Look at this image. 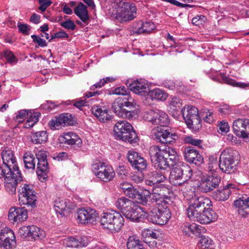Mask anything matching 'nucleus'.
I'll list each match as a JSON object with an SVG mask.
<instances>
[{
    "mask_svg": "<svg viewBox=\"0 0 249 249\" xmlns=\"http://www.w3.org/2000/svg\"><path fill=\"white\" fill-rule=\"evenodd\" d=\"M192 172L189 166H182V167L176 166L170 172V182L175 186H181V190L184 192L187 186L191 187L188 180L192 177Z\"/></svg>",
    "mask_w": 249,
    "mask_h": 249,
    "instance_id": "7ed1b4c3",
    "label": "nucleus"
},
{
    "mask_svg": "<svg viewBox=\"0 0 249 249\" xmlns=\"http://www.w3.org/2000/svg\"><path fill=\"white\" fill-rule=\"evenodd\" d=\"M18 200L21 205H26L33 208L36 207V196L33 187L25 184L19 190Z\"/></svg>",
    "mask_w": 249,
    "mask_h": 249,
    "instance_id": "ddd939ff",
    "label": "nucleus"
},
{
    "mask_svg": "<svg viewBox=\"0 0 249 249\" xmlns=\"http://www.w3.org/2000/svg\"><path fill=\"white\" fill-rule=\"evenodd\" d=\"M146 96L150 97L152 100L164 101L167 99L168 94L160 89H155L152 90L149 89Z\"/></svg>",
    "mask_w": 249,
    "mask_h": 249,
    "instance_id": "e433bc0d",
    "label": "nucleus"
},
{
    "mask_svg": "<svg viewBox=\"0 0 249 249\" xmlns=\"http://www.w3.org/2000/svg\"><path fill=\"white\" fill-rule=\"evenodd\" d=\"M220 76L222 80L220 82H223L233 87H239L241 89L249 88V83L236 82L235 80L230 78L223 73H220Z\"/></svg>",
    "mask_w": 249,
    "mask_h": 249,
    "instance_id": "4c0bfd02",
    "label": "nucleus"
},
{
    "mask_svg": "<svg viewBox=\"0 0 249 249\" xmlns=\"http://www.w3.org/2000/svg\"><path fill=\"white\" fill-rule=\"evenodd\" d=\"M38 1L40 4L39 9L42 12H44L52 3V1L50 0H38Z\"/></svg>",
    "mask_w": 249,
    "mask_h": 249,
    "instance_id": "0e129e2a",
    "label": "nucleus"
},
{
    "mask_svg": "<svg viewBox=\"0 0 249 249\" xmlns=\"http://www.w3.org/2000/svg\"><path fill=\"white\" fill-rule=\"evenodd\" d=\"M92 170L97 178L105 182L112 181L115 176L112 167L103 162L99 161L94 163L92 166Z\"/></svg>",
    "mask_w": 249,
    "mask_h": 249,
    "instance_id": "1a4fd4ad",
    "label": "nucleus"
},
{
    "mask_svg": "<svg viewBox=\"0 0 249 249\" xmlns=\"http://www.w3.org/2000/svg\"><path fill=\"white\" fill-rule=\"evenodd\" d=\"M151 192L149 190L145 189L141 193L138 192V194L137 195L136 198L137 199L139 203L143 205H150L148 203V200L150 199L151 201Z\"/></svg>",
    "mask_w": 249,
    "mask_h": 249,
    "instance_id": "a19ab883",
    "label": "nucleus"
},
{
    "mask_svg": "<svg viewBox=\"0 0 249 249\" xmlns=\"http://www.w3.org/2000/svg\"><path fill=\"white\" fill-rule=\"evenodd\" d=\"M60 25L68 30H74L76 28V25L73 21L70 19L61 22Z\"/></svg>",
    "mask_w": 249,
    "mask_h": 249,
    "instance_id": "13d9d810",
    "label": "nucleus"
},
{
    "mask_svg": "<svg viewBox=\"0 0 249 249\" xmlns=\"http://www.w3.org/2000/svg\"><path fill=\"white\" fill-rule=\"evenodd\" d=\"M48 140L47 133L45 131L35 132L31 136L32 142L35 144H42Z\"/></svg>",
    "mask_w": 249,
    "mask_h": 249,
    "instance_id": "58836bf2",
    "label": "nucleus"
},
{
    "mask_svg": "<svg viewBox=\"0 0 249 249\" xmlns=\"http://www.w3.org/2000/svg\"><path fill=\"white\" fill-rule=\"evenodd\" d=\"M116 171L118 175L122 178H124L128 174L127 170L124 166H119Z\"/></svg>",
    "mask_w": 249,
    "mask_h": 249,
    "instance_id": "774afa93",
    "label": "nucleus"
},
{
    "mask_svg": "<svg viewBox=\"0 0 249 249\" xmlns=\"http://www.w3.org/2000/svg\"><path fill=\"white\" fill-rule=\"evenodd\" d=\"M58 105H56L54 102L51 101H47L46 103L41 105V107L45 109L48 110L49 111H51L55 107H57Z\"/></svg>",
    "mask_w": 249,
    "mask_h": 249,
    "instance_id": "e2e57ef3",
    "label": "nucleus"
},
{
    "mask_svg": "<svg viewBox=\"0 0 249 249\" xmlns=\"http://www.w3.org/2000/svg\"><path fill=\"white\" fill-rule=\"evenodd\" d=\"M100 222L103 228L114 232L121 230L124 224V218L120 213L114 211L103 213Z\"/></svg>",
    "mask_w": 249,
    "mask_h": 249,
    "instance_id": "39448f33",
    "label": "nucleus"
},
{
    "mask_svg": "<svg viewBox=\"0 0 249 249\" xmlns=\"http://www.w3.org/2000/svg\"><path fill=\"white\" fill-rule=\"evenodd\" d=\"M40 115V113H35L33 114H31L29 118L24 124V127L29 128L32 127L38 121V117Z\"/></svg>",
    "mask_w": 249,
    "mask_h": 249,
    "instance_id": "de8ad7c7",
    "label": "nucleus"
},
{
    "mask_svg": "<svg viewBox=\"0 0 249 249\" xmlns=\"http://www.w3.org/2000/svg\"><path fill=\"white\" fill-rule=\"evenodd\" d=\"M220 181L221 178L216 174L212 173L201 179L200 188L203 192L208 193L217 188Z\"/></svg>",
    "mask_w": 249,
    "mask_h": 249,
    "instance_id": "6ab92c4d",
    "label": "nucleus"
},
{
    "mask_svg": "<svg viewBox=\"0 0 249 249\" xmlns=\"http://www.w3.org/2000/svg\"><path fill=\"white\" fill-rule=\"evenodd\" d=\"M74 14L84 22L89 19L87 6L82 2H80L74 9Z\"/></svg>",
    "mask_w": 249,
    "mask_h": 249,
    "instance_id": "72a5a7b5",
    "label": "nucleus"
},
{
    "mask_svg": "<svg viewBox=\"0 0 249 249\" xmlns=\"http://www.w3.org/2000/svg\"><path fill=\"white\" fill-rule=\"evenodd\" d=\"M54 210L56 213L63 216L70 212V208L68 206L66 199L57 198L54 202Z\"/></svg>",
    "mask_w": 249,
    "mask_h": 249,
    "instance_id": "7c9ffc66",
    "label": "nucleus"
},
{
    "mask_svg": "<svg viewBox=\"0 0 249 249\" xmlns=\"http://www.w3.org/2000/svg\"><path fill=\"white\" fill-rule=\"evenodd\" d=\"M119 140L129 142L131 144H136L139 140L138 137L133 128L130 131L124 132L123 135L117 137Z\"/></svg>",
    "mask_w": 249,
    "mask_h": 249,
    "instance_id": "c9c22d12",
    "label": "nucleus"
},
{
    "mask_svg": "<svg viewBox=\"0 0 249 249\" xmlns=\"http://www.w3.org/2000/svg\"><path fill=\"white\" fill-rule=\"evenodd\" d=\"M132 126L131 124L126 121L118 122L114 126V131L115 136L123 135L124 132L130 131L132 129Z\"/></svg>",
    "mask_w": 249,
    "mask_h": 249,
    "instance_id": "f704fd0d",
    "label": "nucleus"
},
{
    "mask_svg": "<svg viewBox=\"0 0 249 249\" xmlns=\"http://www.w3.org/2000/svg\"><path fill=\"white\" fill-rule=\"evenodd\" d=\"M234 206L237 208L238 214L243 217L249 215V197H242L234 201Z\"/></svg>",
    "mask_w": 249,
    "mask_h": 249,
    "instance_id": "393cba45",
    "label": "nucleus"
},
{
    "mask_svg": "<svg viewBox=\"0 0 249 249\" xmlns=\"http://www.w3.org/2000/svg\"><path fill=\"white\" fill-rule=\"evenodd\" d=\"M92 113L100 122L105 123L111 119L108 110L105 107L94 105L91 108Z\"/></svg>",
    "mask_w": 249,
    "mask_h": 249,
    "instance_id": "bb28decb",
    "label": "nucleus"
},
{
    "mask_svg": "<svg viewBox=\"0 0 249 249\" xmlns=\"http://www.w3.org/2000/svg\"><path fill=\"white\" fill-rule=\"evenodd\" d=\"M115 79L113 77H107L103 79H101L99 82L95 84L94 85L90 87L91 90H95L97 88H101L107 82V81H114Z\"/></svg>",
    "mask_w": 249,
    "mask_h": 249,
    "instance_id": "09e8293b",
    "label": "nucleus"
},
{
    "mask_svg": "<svg viewBox=\"0 0 249 249\" xmlns=\"http://www.w3.org/2000/svg\"><path fill=\"white\" fill-rule=\"evenodd\" d=\"M16 236L14 232H13L11 234L9 235V237L6 240L5 242H2L1 245V248L3 249H13L16 246Z\"/></svg>",
    "mask_w": 249,
    "mask_h": 249,
    "instance_id": "c03bdc74",
    "label": "nucleus"
},
{
    "mask_svg": "<svg viewBox=\"0 0 249 249\" xmlns=\"http://www.w3.org/2000/svg\"><path fill=\"white\" fill-rule=\"evenodd\" d=\"M19 32L25 35H29L30 26L26 24L19 23L18 25Z\"/></svg>",
    "mask_w": 249,
    "mask_h": 249,
    "instance_id": "680f3d73",
    "label": "nucleus"
},
{
    "mask_svg": "<svg viewBox=\"0 0 249 249\" xmlns=\"http://www.w3.org/2000/svg\"><path fill=\"white\" fill-rule=\"evenodd\" d=\"M31 114V113L28 112V110H20L18 112V114L15 118V120L17 122H21V119L24 118L26 116L29 117Z\"/></svg>",
    "mask_w": 249,
    "mask_h": 249,
    "instance_id": "6e6d98bb",
    "label": "nucleus"
},
{
    "mask_svg": "<svg viewBox=\"0 0 249 249\" xmlns=\"http://www.w3.org/2000/svg\"><path fill=\"white\" fill-rule=\"evenodd\" d=\"M183 154L185 160L190 163L200 165L204 162L202 156L194 147L189 146L185 148Z\"/></svg>",
    "mask_w": 249,
    "mask_h": 249,
    "instance_id": "412c9836",
    "label": "nucleus"
},
{
    "mask_svg": "<svg viewBox=\"0 0 249 249\" xmlns=\"http://www.w3.org/2000/svg\"><path fill=\"white\" fill-rule=\"evenodd\" d=\"M138 190L134 186L131 185V187L129 188L124 194L128 197L131 198H135L137 197V195L138 194Z\"/></svg>",
    "mask_w": 249,
    "mask_h": 249,
    "instance_id": "4d7b16f0",
    "label": "nucleus"
},
{
    "mask_svg": "<svg viewBox=\"0 0 249 249\" xmlns=\"http://www.w3.org/2000/svg\"><path fill=\"white\" fill-rule=\"evenodd\" d=\"M36 156V158L31 152H26L23 156L25 166L28 169H35L37 161L36 173L39 179L42 182L48 178L49 171L47 153L45 151H39Z\"/></svg>",
    "mask_w": 249,
    "mask_h": 249,
    "instance_id": "f03ea898",
    "label": "nucleus"
},
{
    "mask_svg": "<svg viewBox=\"0 0 249 249\" xmlns=\"http://www.w3.org/2000/svg\"><path fill=\"white\" fill-rule=\"evenodd\" d=\"M79 222L82 224H93L97 220L98 213L90 208L78 209L75 214Z\"/></svg>",
    "mask_w": 249,
    "mask_h": 249,
    "instance_id": "a211bd4d",
    "label": "nucleus"
},
{
    "mask_svg": "<svg viewBox=\"0 0 249 249\" xmlns=\"http://www.w3.org/2000/svg\"><path fill=\"white\" fill-rule=\"evenodd\" d=\"M112 93L117 95H123V96L128 95L127 93L126 88L124 86L115 88L112 90Z\"/></svg>",
    "mask_w": 249,
    "mask_h": 249,
    "instance_id": "69168bd1",
    "label": "nucleus"
},
{
    "mask_svg": "<svg viewBox=\"0 0 249 249\" xmlns=\"http://www.w3.org/2000/svg\"><path fill=\"white\" fill-rule=\"evenodd\" d=\"M238 152L231 148H226L221 154L218 166L222 172L230 174L236 170V161L238 160Z\"/></svg>",
    "mask_w": 249,
    "mask_h": 249,
    "instance_id": "20e7f679",
    "label": "nucleus"
},
{
    "mask_svg": "<svg viewBox=\"0 0 249 249\" xmlns=\"http://www.w3.org/2000/svg\"><path fill=\"white\" fill-rule=\"evenodd\" d=\"M188 217L191 220L197 221L203 224H209L217 218V214L211 208L207 210L190 214Z\"/></svg>",
    "mask_w": 249,
    "mask_h": 249,
    "instance_id": "dca6fc26",
    "label": "nucleus"
},
{
    "mask_svg": "<svg viewBox=\"0 0 249 249\" xmlns=\"http://www.w3.org/2000/svg\"><path fill=\"white\" fill-rule=\"evenodd\" d=\"M149 155L151 162L157 169L166 170L169 168V161L165 157L164 152L160 147L153 145L150 148Z\"/></svg>",
    "mask_w": 249,
    "mask_h": 249,
    "instance_id": "9d476101",
    "label": "nucleus"
},
{
    "mask_svg": "<svg viewBox=\"0 0 249 249\" xmlns=\"http://www.w3.org/2000/svg\"><path fill=\"white\" fill-rule=\"evenodd\" d=\"M144 211L135 203L131 207V208L127 211L126 213H124L123 215L126 218L129 219L133 222H140L142 220V213H144Z\"/></svg>",
    "mask_w": 249,
    "mask_h": 249,
    "instance_id": "a878e982",
    "label": "nucleus"
},
{
    "mask_svg": "<svg viewBox=\"0 0 249 249\" xmlns=\"http://www.w3.org/2000/svg\"><path fill=\"white\" fill-rule=\"evenodd\" d=\"M147 176L148 178L152 179L151 181L155 183L156 185L167 180V178L164 175L156 171L149 172Z\"/></svg>",
    "mask_w": 249,
    "mask_h": 249,
    "instance_id": "79ce46f5",
    "label": "nucleus"
},
{
    "mask_svg": "<svg viewBox=\"0 0 249 249\" xmlns=\"http://www.w3.org/2000/svg\"><path fill=\"white\" fill-rule=\"evenodd\" d=\"M127 249H145L141 242L134 236H130L126 243Z\"/></svg>",
    "mask_w": 249,
    "mask_h": 249,
    "instance_id": "37998d69",
    "label": "nucleus"
},
{
    "mask_svg": "<svg viewBox=\"0 0 249 249\" xmlns=\"http://www.w3.org/2000/svg\"><path fill=\"white\" fill-rule=\"evenodd\" d=\"M3 57L6 59L8 63L12 64L15 62H17L16 56L11 51L5 50L3 53Z\"/></svg>",
    "mask_w": 249,
    "mask_h": 249,
    "instance_id": "603ef678",
    "label": "nucleus"
},
{
    "mask_svg": "<svg viewBox=\"0 0 249 249\" xmlns=\"http://www.w3.org/2000/svg\"><path fill=\"white\" fill-rule=\"evenodd\" d=\"M197 247L199 249H213L215 246L213 240L209 237L201 236Z\"/></svg>",
    "mask_w": 249,
    "mask_h": 249,
    "instance_id": "ea45409f",
    "label": "nucleus"
},
{
    "mask_svg": "<svg viewBox=\"0 0 249 249\" xmlns=\"http://www.w3.org/2000/svg\"><path fill=\"white\" fill-rule=\"evenodd\" d=\"M133 27L134 34H149L156 28V26L152 22H145L143 23L139 21L134 24Z\"/></svg>",
    "mask_w": 249,
    "mask_h": 249,
    "instance_id": "cd10ccee",
    "label": "nucleus"
},
{
    "mask_svg": "<svg viewBox=\"0 0 249 249\" xmlns=\"http://www.w3.org/2000/svg\"><path fill=\"white\" fill-rule=\"evenodd\" d=\"M162 208L153 209L144 212V217L151 222L157 225H162L166 224L171 217V213L167 206H162Z\"/></svg>",
    "mask_w": 249,
    "mask_h": 249,
    "instance_id": "0eeeda50",
    "label": "nucleus"
},
{
    "mask_svg": "<svg viewBox=\"0 0 249 249\" xmlns=\"http://www.w3.org/2000/svg\"><path fill=\"white\" fill-rule=\"evenodd\" d=\"M62 142L69 145H76L79 147L82 144V140L79 137L73 132H68L61 137Z\"/></svg>",
    "mask_w": 249,
    "mask_h": 249,
    "instance_id": "473e14b6",
    "label": "nucleus"
},
{
    "mask_svg": "<svg viewBox=\"0 0 249 249\" xmlns=\"http://www.w3.org/2000/svg\"><path fill=\"white\" fill-rule=\"evenodd\" d=\"M64 244L68 247L82 248L88 246L89 240L85 236L80 237L78 239L75 237H69L64 240Z\"/></svg>",
    "mask_w": 249,
    "mask_h": 249,
    "instance_id": "c85d7f7f",
    "label": "nucleus"
},
{
    "mask_svg": "<svg viewBox=\"0 0 249 249\" xmlns=\"http://www.w3.org/2000/svg\"><path fill=\"white\" fill-rule=\"evenodd\" d=\"M208 168L210 171L214 170V167L217 165V158L214 155H211L209 157Z\"/></svg>",
    "mask_w": 249,
    "mask_h": 249,
    "instance_id": "052dcab7",
    "label": "nucleus"
},
{
    "mask_svg": "<svg viewBox=\"0 0 249 249\" xmlns=\"http://www.w3.org/2000/svg\"><path fill=\"white\" fill-rule=\"evenodd\" d=\"M142 236L144 238L157 239L160 237V233L156 230L145 229L142 231Z\"/></svg>",
    "mask_w": 249,
    "mask_h": 249,
    "instance_id": "49530a36",
    "label": "nucleus"
},
{
    "mask_svg": "<svg viewBox=\"0 0 249 249\" xmlns=\"http://www.w3.org/2000/svg\"><path fill=\"white\" fill-rule=\"evenodd\" d=\"M211 200L204 196H195L190 200L189 207L186 209L187 216L195 213L207 210L212 206Z\"/></svg>",
    "mask_w": 249,
    "mask_h": 249,
    "instance_id": "f8f14e48",
    "label": "nucleus"
},
{
    "mask_svg": "<svg viewBox=\"0 0 249 249\" xmlns=\"http://www.w3.org/2000/svg\"><path fill=\"white\" fill-rule=\"evenodd\" d=\"M181 112L188 128L196 131L201 127V120L196 107L187 106L184 107Z\"/></svg>",
    "mask_w": 249,
    "mask_h": 249,
    "instance_id": "423d86ee",
    "label": "nucleus"
},
{
    "mask_svg": "<svg viewBox=\"0 0 249 249\" xmlns=\"http://www.w3.org/2000/svg\"><path fill=\"white\" fill-rule=\"evenodd\" d=\"M232 128L233 132L237 136L249 138V119H236L233 123Z\"/></svg>",
    "mask_w": 249,
    "mask_h": 249,
    "instance_id": "aec40b11",
    "label": "nucleus"
},
{
    "mask_svg": "<svg viewBox=\"0 0 249 249\" xmlns=\"http://www.w3.org/2000/svg\"><path fill=\"white\" fill-rule=\"evenodd\" d=\"M127 159L131 166L141 172L146 170L148 166L147 160L138 152L134 150H129L127 154Z\"/></svg>",
    "mask_w": 249,
    "mask_h": 249,
    "instance_id": "2eb2a0df",
    "label": "nucleus"
},
{
    "mask_svg": "<svg viewBox=\"0 0 249 249\" xmlns=\"http://www.w3.org/2000/svg\"><path fill=\"white\" fill-rule=\"evenodd\" d=\"M74 124V121L72 115L64 113L52 119L49 121L48 125L52 130H55L68 125H73Z\"/></svg>",
    "mask_w": 249,
    "mask_h": 249,
    "instance_id": "f3484780",
    "label": "nucleus"
},
{
    "mask_svg": "<svg viewBox=\"0 0 249 249\" xmlns=\"http://www.w3.org/2000/svg\"><path fill=\"white\" fill-rule=\"evenodd\" d=\"M145 117L147 121L154 125L164 127L169 124L167 114L160 110H150L147 112Z\"/></svg>",
    "mask_w": 249,
    "mask_h": 249,
    "instance_id": "4468645a",
    "label": "nucleus"
},
{
    "mask_svg": "<svg viewBox=\"0 0 249 249\" xmlns=\"http://www.w3.org/2000/svg\"><path fill=\"white\" fill-rule=\"evenodd\" d=\"M130 90L135 94L142 96H146L148 92L149 88L143 82L137 80L129 85Z\"/></svg>",
    "mask_w": 249,
    "mask_h": 249,
    "instance_id": "c756f323",
    "label": "nucleus"
},
{
    "mask_svg": "<svg viewBox=\"0 0 249 249\" xmlns=\"http://www.w3.org/2000/svg\"><path fill=\"white\" fill-rule=\"evenodd\" d=\"M112 108L118 116L129 120L136 119L140 113L138 106L130 95L117 98L112 104Z\"/></svg>",
    "mask_w": 249,
    "mask_h": 249,
    "instance_id": "f257e3e1",
    "label": "nucleus"
},
{
    "mask_svg": "<svg viewBox=\"0 0 249 249\" xmlns=\"http://www.w3.org/2000/svg\"><path fill=\"white\" fill-rule=\"evenodd\" d=\"M13 232V231L10 229L7 228H3V235L1 237V240H0V248L2 243L5 242L6 240L9 237V235L11 234Z\"/></svg>",
    "mask_w": 249,
    "mask_h": 249,
    "instance_id": "338daca9",
    "label": "nucleus"
},
{
    "mask_svg": "<svg viewBox=\"0 0 249 249\" xmlns=\"http://www.w3.org/2000/svg\"><path fill=\"white\" fill-rule=\"evenodd\" d=\"M183 141L186 143L191 144L195 146H199L202 143V141L194 139L191 136H188L183 137Z\"/></svg>",
    "mask_w": 249,
    "mask_h": 249,
    "instance_id": "3c124183",
    "label": "nucleus"
},
{
    "mask_svg": "<svg viewBox=\"0 0 249 249\" xmlns=\"http://www.w3.org/2000/svg\"><path fill=\"white\" fill-rule=\"evenodd\" d=\"M27 216V211L24 207H12L9 211L8 218L13 222L23 221Z\"/></svg>",
    "mask_w": 249,
    "mask_h": 249,
    "instance_id": "b1692460",
    "label": "nucleus"
},
{
    "mask_svg": "<svg viewBox=\"0 0 249 249\" xmlns=\"http://www.w3.org/2000/svg\"><path fill=\"white\" fill-rule=\"evenodd\" d=\"M218 127L219 128L218 131H220L222 134L227 133L230 130V126L228 122L224 120L220 122L218 125Z\"/></svg>",
    "mask_w": 249,
    "mask_h": 249,
    "instance_id": "5fc2aeb1",
    "label": "nucleus"
},
{
    "mask_svg": "<svg viewBox=\"0 0 249 249\" xmlns=\"http://www.w3.org/2000/svg\"><path fill=\"white\" fill-rule=\"evenodd\" d=\"M118 15L123 21H127L133 19L136 14L137 8L133 4L124 2L120 8Z\"/></svg>",
    "mask_w": 249,
    "mask_h": 249,
    "instance_id": "5701e85b",
    "label": "nucleus"
},
{
    "mask_svg": "<svg viewBox=\"0 0 249 249\" xmlns=\"http://www.w3.org/2000/svg\"><path fill=\"white\" fill-rule=\"evenodd\" d=\"M151 134L154 140L162 144H172L178 138L176 133H171L163 126L155 127L151 130Z\"/></svg>",
    "mask_w": 249,
    "mask_h": 249,
    "instance_id": "9b49d317",
    "label": "nucleus"
},
{
    "mask_svg": "<svg viewBox=\"0 0 249 249\" xmlns=\"http://www.w3.org/2000/svg\"><path fill=\"white\" fill-rule=\"evenodd\" d=\"M31 237L34 239H42L45 236V231L36 226H31Z\"/></svg>",
    "mask_w": 249,
    "mask_h": 249,
    "instance_id": "a18cd8bd",
    "label": "nucleus"
},
{
    "mask_svg": "<svg viewBox=\"0 0 249 249\" xmlns=\"http://www.w3.org/2000/svg\"><path fill=\"white\" fill-rule=\"evenodd\" d=\"M189 236L194 235L195 236H198L201 232V230L199 226L195 224H191L189 228Z\"/></svg>",
    "mask_w": 249,
    "mask_h": 249,
    "instance_id": "8fccbe9b",
    "label": "nucleus"
},
{
    "mask_svg": "<svg viewBox=\"0 0 249 249\" xmlns=\"http://www.w3.org/2000/svg\"><path fill=\"white\" fill-rule=\"evenodd\" d=\"M33 42L36 43L38 45L41 47H46L47 46V43L46 41L36 35L31 36Z\"/></svg>",
    "mask_w": 249,
    "mask_h": 249,
    "instance_id": "bf43d9fd",
    "label": "nucleus"
},
{
    "mask_svg": "<svg viewBox=\"0 0 249 249\" xmlns=\"http://www.w3.org/2000/svg\"><path fill=\"white\" fill-rule=\"evenodd\" d=\"M236 191L237 189L234 185L229 184L214 191L212 196L215 200L224 201L227 200L231 195L236 193Z\"/></svg>",
    "mask_w": 249,
    "mask_h": 249,
    "instance_id": "4be33fe9",
    "label": "nucleus"
},
{
    "mask_svg": "<svg viewBox=\"0 0 249 249\" xmlns=\"http://www.w3.org/2000/svg\"><path fill=\"white\" fill-rule=\"evenodd\" d=\"M151 193V202L156 205L167 206L172 203L171 193L169 189L161 186L153 187Z\"/></svg>",
    "mask_w": 249,
    "mask_h": 249,
    "instance_id": "6e6552de",
    "label": "nucleus"
},
{
    "mask_svg": "<svg viewBox=\"0 0 249 249\" xmlns=\"http://www.w3.org/2000/svg\"><path fill=\"white\" fill-rule=\"evenodd\" d=\"M31 226H23L19 229L18 233L21 237L25 238L31 237Z\"/></svg>",
    "mask_w": 249,
    "mask_h": 249,
    "instance_id": "864d4df0",
    "label": "nucleus"
},
{
    "mask_svg": "<svg viewBox=\"0 0 249 249\" xmlns=\"http://www.w3.org/2000/svg\"><path fill=\"white\" fill-rule=\"evenodd\" d=\"M134 202L125 197H121L115 202V205L123 214L126 213Z\"/></svg>",
    "mask_w": 249,
    "mask_h": 249,
    "instance_id": "2f4dec72",
    "label": "nucleus"
}]
</instances>
